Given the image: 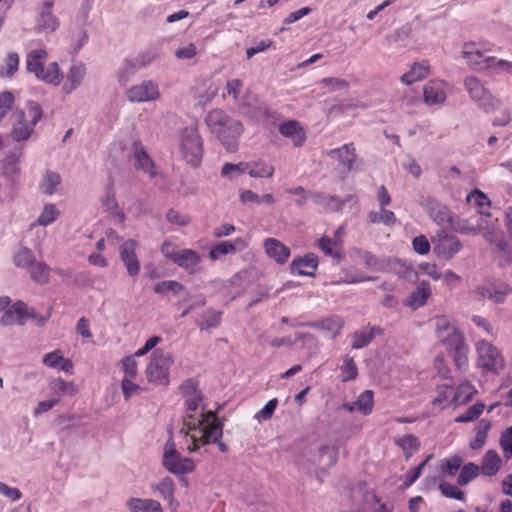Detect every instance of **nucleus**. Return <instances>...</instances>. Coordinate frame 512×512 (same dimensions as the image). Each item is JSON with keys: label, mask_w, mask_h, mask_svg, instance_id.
<instances>
[{"label": "nucleus", "mask_w": 512, "mask_h": 512, "mask_svg": "<svg viewBox=\"0 0 512 512\" xmlns=\"http://www.w3.org/2000/svg\"><path fill=\"white\" fill-rule=\"evenodd\" d=\"M209 132L213 135L230 153L237 151L239 139L244 132L241 121L228 115L222 109L210 110L204 117Z\"/></svg>", "instance_id": "obj_1"}, {"label": "nucleus", "mask_w": 512, "mask_h": 512, "mask_svg": "<svg viewBox=\"0 0 512 512\" xmlns=\"http://www.w3.org/2000/svg\"><path fill=\"white\" fill-rule=\"evenodd\" d=\"M43 110L35 101H28L23 109H16L10 116V135L16 142L27 141L41 120Z\"/></svg>", "instance_id": "obj_2"}, {"label": "nucleus", "mask_w": 512, "mask_h": 512, "mask_svg": "<svg viewBox=\"0 0 512 512\" xmlns=\"http://www.w3.org/2000/svg\"><path fill=\"white\" fill-rule=\"evenodd\" d=\"M177 150L188 165L198 167L201 164L203 142L195 125L185 127L180 131Z\"/></svg>", "instance_id": "obj_3"}, {"label": "nucleus", "mask_w": 512, "mask_h": 512, "mask_svg": "<svg viewBox=\"0 0 512 512\" xmlns=\"http://www.w3.org/2000/svg\"><path fill=\"white\" fill-rule=\"evenodd\" d=\"M477 355L476 366L483 373L499 375L505 369V359L502 352L486 339L475 342Z\"/></svg>", "instance_id": "obj_4"}, {"label": "nucleus", "mask_w": 512, "mask_h": 512, "mask_svg": "<svg viewBox=\"0 0 512 512\" xmlns=\"http://www.w3.org/2000/svg\"><path fill=\"white\" fill-rule=\"evenodd\" d=\"M213 420H218L212 412H204L202 407V396H196L186 399V417L184 426L186 430H181L184 434L185 440L188 439L191 433H197L198 430L210 424Z\"/></svg>", "instance_id": "obj_5"}, {"label": "nucleus", "mask_w": 512, "mask_h": 512, "mask_svg": "<svg viewBox=\"0 0 512 512\" xmlns=\"http://www.w3.org/2000/svg\"><path fill=\"white\" fill-rule=\"evenodd\" d=\"M223 426L219 420H213L210 424L201 428L197 433H191L190 437L186 439V446L189 452L197 451L201 446L215 443L218 449L225 453L227 446L221 441L223 435Z\"/></svg>", "instance_id": "obj_6"}, {"label": "nucleus", "mask_w": 512, "mask_h": 512, "mask_svg": "<svg viewBox=\"0 0 512 512\" xmlns=\"http://www.w3.org/2000/svg\"><path fill=\"white\" fill-rule=\"evenodd\" d=\"M173 363L174 359L170 353L162 349H155L145 368L147 380L157 385H168L169 372Z\"/></svg>", "instance_id": "obj_7"}, {"label": "nucleus", "mask_w": 512, "mask_h": 512, "mask_svg": "<svg viewBox=\"0 0 512 512\" xmlns=\"http://www.w3.org/2000/svg\"><path fill=\"white\" fill-rule=\"evenodd\" d=\"M163 466L173 474H186L195 469V464L192 459L182 457L175 449V444L168 441L164 447L163 453Z\"/></svg>", "instance_id": "obj_8"}, {"label": "nucleus", "mask_w": 512, "mask_h": 512, "mask_svg": "<svg viewBox=\"0 0 512 512\" xmlns=\"http://www.w3.org/2000/svg\"><path fill=\"white\" fill-rule=\"evenodd\" d=\"M474 294L478 300L488 299L495 304H502L512 294V287L501 281H487L478 285Z\"/></svg>", "instance_id": "obj_9"}, {"label": "nucleus", "mask_w": 512, "mask_h": 512, "mask_svg": "<svg viewBox=\"0 0 512 512\" xmlns=\"http://www.w3.org/2000/svg\"><path fill=\"white\" fill-rule=\"evenodd\" d=\"M435 335L437 340L446 348L464 338L453 319L442 315L434 319Z\"/></svg>", "instance_id": "obj_10"}, {"label": "nucleus", "mask_w": 512, "mask_h": 512, "mask_svg": "<svg viewBox=\"0 0 512 512\" xmlns=\"http://www.w3.org/2000/svg\"><path fill=\"white\" fill-rule=\"evenodd\" d=\"M126 98L131 103L157 101L161 97L159 84L153 80H143L127 89Z\"/></svg>", "instance_id": "obj_11"}, {"label": "nucleus", "mask_w": 512, "mask_h": 512, "mask_svg": "<svg viewBox=\"0 0 512 512\" xmlns=\"http://www.w3.org/2000/svg\"><path fill=\"white\" fill-rule=\"evenodd\" d=\"M464 87L472 100L479 103L486 111L494 108L498 101L485 88L481 80L475 76H467L464 79Z\"/></svg>", "instance_id": "obj_12"}, {"label": "nucleus", "mask_w": 512, "mask_h": 512, "mask_svg": "<svg viewBox=\"0 0 512 512\" xmlns=\"http://www.w3.org/2000/svg\"><path fill=\"white\" fill-rule=\"evenodd\" d=\"M432 244L434 253L445 260L451 259L461 249L459 239L445 231L438 232L432 239Z\"/></svg>", "instance_id": "obj_13"}, {"label": "nucleus", "mask_w": 512, "mask_h": 512, "mask_svg": "<svg viewBox=\"0 0 512 512\" xmlns=\"http://www.w3.org/2000/svg\"><path fill=\"white\" fill-rule=\"evenodd\" d=\"M489 49H483L477 42H465L462 46L461 56L466 61L467 65L474 70H486L485 67V52Z\"/></svg>", "instance_id": "obj_14"}, {"label": "nucleus", "mask_w": 512, "mask_h": 512, "mask_svg": "<svg viewBox=\"0 0 512 512\" xmlns=\"http://www.w3.org/2000/svg\"><path fill=\"white\" fill-rule=\"evenodd\" d=\"M137 246V241L128 239L119 249L120 259L131 277H135L140 273V262L136 255Z\"/></svg>", "instance_id": "obj_15"}, {"label": "nucleus", "mask_w": 512, "mask_h": 512, "mask_svg": "<svg viewBox=\"0 0 512 512\" xmlns=\"http://www.w3.org/2000/svg\"><path fill=\"white\" fill-rule=\"evenodd\" d=\"M421 205L429 217L437 224H449L451 222V211L437 199L427 197L422 201Z\"/></svg>", "instance_id": "obj_16"}, {"label": "nucleus", "mask_w": 512, "mask_h": 512, "mask_svg": "<svg viewBox=\"0 0 512 512\" xmlns=\"http://www.w3.org/2000/svg\"><path fill=\"white\" fill-rule=\"evenodd\" d=\"M327 156L338 162L345 171H351L357 159L356 150L353 143L331 149L326 152Z\"/></svg>", "instance_id": "obj_17"}, {"label": "nucleus", "mask_w": 512, "mask_h": 512, "mask_svg": "<svg viewBox=\"0 0 512 512\" xmlns=\"http://www.w3.org/2000/svg\"><path fill=\"white\" fill-rule=\"evenodd\" d=\"M202 261L201 255L192 249H179L173 263L189 274L199 271L198 266Z\"/></svg>", "instance_id": "obj_18"}, {"label": "nucleus", "mask_w": 512, "mask_h": 512, "mask_svg": "<svg viewBox=\"0 0 512 512\" xmlns=\"http://www.w3.org/2000/svg\"><path fill=\"white\" fill-rule=\"evenodd\" d=\"M28 319L27 306L22 301H18L13 304L0 318V324L2 326H22Z\"/></svg>", "instance_id": "obj_19"}, {"label": "nucleus", "mask_w": 512, "mask_h": 512, "mask_svg": "<svg viewBox=\"0 0 512 512\" xmlns=\"http://www.w3.org/2000/svg\"><path fill=\"white\" fill-rule=\"evenodd\" d=\"M85 76L86 66L81 62L73 63L67 72L62 91L65 94H71L83 83Z\"/></svg>", "instance_id": "obj_20"}, {"label": "nucleus", "mask_w": 512, "mask_h": 512, "mask_svg": "<svg viewBox=\"0 0 512 512\" xmlns=\"http://www.w3.org/2000/svg\"><path fill=\"white\" fill-rule=\"evenodd\" d=\"M48 59V51L45 48H34L27 52L25 57L26 70L37 77V74L45 68Z\"/></svg>", "instance_id": "obj_21"}, {"label": "nucleus", "mask_w": 512, "mask_h": 512, "mask_svg": "<svg viewBox=\"0 0 512 512\" xmlns=\"http://www.w3.org/2000/svg\"><path fill=\"white\" fill-rule=\"evenodd\" d=\"M266 255L278 264H284L290 257V249L275 238H267L264 241Z\"/></svg>", "instance_id": "obj_22"}, {"label": "nucleus", "mask_w": 512, "mask_h": 512, "mask_svg": "<svg viewBox=\"0 0 512 512\" xmlns=\"http://www.w3.org/2000/svg\"><path fill=\"white\" fill-rule=\"evenodd\" d=\"M374 406V394L371 390L363 391L354 402L343 404V409L354 412L358 411L360 414L367 416L372 413Z\"/></svg>", "instance_id": "obj_23"}, {"label": "nucleus", "mask_w": 512, "mask_h": 512, "mask_svg": "<svg viewBox=\"0 0 512 512\" xmlns=\"http://www.w3.org/2000/svg\"><path fill=\"white\" fill-rule=\"evenodd\" d=\"M317 267L318 257L313 253L294 259L290 265L291 272L300 276H313Z\"/></svg>", "instance_id": "obj_24"}, {"label": "nucleus", "mask_w": 512, "mask_h": 512, "mask_svg": "<svg viewBox=\"0 0 512 512\" xmlns=\"http://www.w3.org/2000/svg\"><path fill=\"white\" fill-rule=\"evenodd\" d=\"M447 350L452 357L456 368L461 372H465L469 366V346L465 342V339L463 338L459 342L449 346Z\"/></svg>", "instance_id": "obj_25"}, {"label": "nucleus", "mask_w": 512, "mask_h": 512, "mask_svg": "<svg viewBox=\"0 0 512 512\" xmlns=\"http://www.w3.org/2000/svg\"><path fill=\"white\" fill-rule=\"evenodd\" d=\"M129 512H163L161 504L154 499L130 497L126 501Z\"/></svg>", "instance_id": "obj_26"}, {"label": "nucleus", "mask_w": 512, "mask_h": 512, "mask_svg": "<svg viewBox=\"0 0 512 512\" xmlns=\"http://www.w3.org/2000/svg\"><path fill=\"white\" fill-rule=\"evenodd\" d=\"M36 79L52 87H58L64 79L59 64L56 61L50 62L45 68L37 74Z\"/></svg>", "instance_id": "obj_27"}, {"label": "nucleus", "mask_w": 512, "mask_h": 512, "mask_svg": "<svg viewBox=\"0 0 512 512\" xmlns=\"http://www.w3.org/2000/svg\"><path fill=\"white\" fill-rule=\"evenodd\" d=\"M338 451L334 447L322 446L315 455L314 462L317 464L320 472L326 474L327 470L337 462Z\"/></svg>", "instance_id": "obj_28"}, {"label": "nucleus", "mask_w": 512, "mask_h": 512, "mask_svg": "<svg viewBox=\"0 0 512 512\" xmlns=\"http://www.w3.org/2000/svg\"><path fill=\"white\" fill-rule=\"evenodd\" d=\"M52 1L44 3V11L39 15L37 20V29L45 33H52L59 27L58 19L52 14Z\"/></svg>", "instance_id": "obj_29"}, {"label": "nucleus", "mask_w": 512, "mask_h": 512, "mask_svg": "<svg viewBox=\"0 0 512 512\" xmlns=\"http://www.w3.org/2000/svg\"><path fill=\"white\" fill-rule=\"evenodd\" d=\"M430 72V65L428 61L415 62L411 69L401 76V82L407 86L425 79Z\"/></svg>", "instance_id": "obj_30"}, {"label": "nucleus", "mask_w": 512, "mask_h": 512, "mask_svg": "<svg viewBox=\"0 0 512 512\" xmlns=\"http://www.w3.org/2000/svg\"><path fill=\"white\" fill-rule=\"evenodd\" d=\"M62 178L59 173L46 170L43 173L41 182L39 183V190L46 196H52L56 194L61 186Z\"/></svg>", "instance_id": "obj_31"}, {"label": "nucleus", "mask_w": 512, "mask_h": 512, "mask_svg": "<svg viewBox=\"0 0 512 512\" xmlns=\"http://www.w3.org/2000/svg\"><path fill=\"white\" fill-rule=\"evenodd\" d=\"M279 132L282 136L291 138L295 146H301L306 139L305 132L297 121L283 122L279 127Z\"/></svg>", "instance_id": "obj_32"}, {"label": "nucleus", "mask_w": 512, "mask_h": 512, "mask_svg": "<svg viewBox=\"0 0 512 512\" xmlns=\"http://www.w3.org/2000/svg\"><path fill=\"white\" fill-rule=\"evenodd\" d=\"M430 295L431 286L429 282L422 281L418 284L416 290L406 299V305L412 309H417L427 302Z\"/></svg>", "instance_id": "obj_33"}, {"label": "nucleus", "mask_w": 512, "mask_h": 512, "mask_svg": "<svg viewBox=\"0 0 512 512\" xmlns=\"http://www.w3.org/2000/svg\"><path fill=\"white\" fill-rule=\"evenodd\" d=\"M151 488L153 492L166 500L170 507H177L178 504L174 499L176 486L170 477H164L159 483L153 485Z\"/></svg>", "instance_id": "obj_34"}, {"label": "nucleus", "mask_w": 512, "mask_h": 512, "mask_svg": "<svg viewBox=\"0 0 512 512\" xmlns=\"http://www.w3.org/2000/svg\"><path fill=\"white\" fill-rule=\"evenodd\" d=\"M477 225L480 228V232H483V236L486 241L493 243L494 234L500 231L498 218L493 217L488 211H486L485 214H480V219Z\"/></svg>", "instance_id": "obj_35"}, {"label": "nucleus", "mask_w": 512, "mask_h": 512, "mask_svg": "<svg viewBox=\"0 0 512 512\" xmlns=\"http://www.w3.org/2000/svg\"><path fill=\"white\" fill-rule=\"evenodd\" d=\"M311 326L319 328L329 338H336L344 326V321L339 316H331Z\"/></svg>", "instance_id": "obj_36"}, {"label": "nucleus", "mask_w": 512, "mask_h": 512, "mask_svg": "<svg viewBox=\"0 0 512 512\" xmlns=\"http://www.w3.org/2000/svg\"><path fill=\"white\" fill-rule=\"evenodd\" d=\"M59 216L60 211L55 204H45L36 221L30 225V229H33L36 226H49L54 223Z\"/></svg>", "instance_id": "obj_37"}, {"label": "nucleus", "mask_w": 512, "mask_h": 512, "mask_svg": "<svg viewBox=\"0 0 512 512\" xmlns=\"http://www.w3.org/2000/svg\"><path fill=\"white\" fill-rule=\"evenodd\" d=\"M424 102L427 105H441L446 100V94L436 83H428L423 88Z\"/></svg>", "instance_id": "obj_38"}, {"label": "nucleus", "mask_w": 512, "mask_h": 512, "mask_svg": "<svg viewBox=\"0 0 512 512\" xmlns=\"http://www.w3.org/2000/svg\"><path fill=\"white\" fill-rule=\"evenodd\" d=\"M247 174L253 178H270L274 174V167L263 160L247 163Z\"/></svg>", "instance_id": "obj_39"}, {"label": "nucleus", "mask_w": 512, "mask_h": 512, "mask_svg": "<svg viewBox=\"0 0 512 512\" xmlns=\"http://www.w3.org/2000/svg\"><path fill=\"white\" fill-rule=\"evenodd\" d=\"M35 261L32 250L26 246H18L13 254V263L18 268L27 270Z\"/></svg>", "instance_id": "obj_40"}, {"label": "nucleus", "mask_w": 512, "mask_h": 512, "mask_svg": "<svg viewBox=\"0 0 512 512\" xmlns=\"http://www.w3.org/2000/svg\"><path fill=\"white\" fill-rule=\"evenodd\" d=\"M477 393L476 388L469 382L461 383L452 397L453 404L460 406L468 403L472 400L474 395Z\"/></svg>", "instance_id": "obj_41"}, {"label": "nucleus", "mask_w": 512, "mask_h": 512, "mask_svg": "<svg viewBox=\"0 0 512 512\" xmlns=\"http://www.w3.org/2000/svg\"><path fill=\"white\" fill-rule=\"evenodd\" d=\"M134 158L136 162V169L142 170L144 173H147L151 178H153L156 175V171L154 170V163L143 148H136L134 152Z\"/></svg>", "instance_id": "obj_42"}, {"label": "nucleus", "mask_w": 512, "mask_h": 512, "mask_svg": "<svg viewBox=\"0 0 512 512\" xmlns=\"http://www.w3.org/2000/svg\"><path fill=\"white\" fill-rule=\"evenodd\" d=\"M349 257L354 262L363 263L369 269H373V270L379 269V263H378L376 257L369 251H365L360 248L354 247V248L350 249Z\"/></svg>", "instance_id": "obj_43"}, {"label": "nucleus", "mask_w": 512, "mask_h": 512, "mask_svg": "<svg viewBox=\"0 0 512 512\" xmlns=\"http://www.w3.org/2000/svg\"><path fill=\"white\" fill-rule=\"evenodd\" d=\"M452 385L451 384H441L436 387V396L432 400V405L438 407L439 409H444L448 407L450 404H453L452 401Z\"/></svg>", "instance_id": "obj_44"}, {"label": "nucleus", "mask_w": 512, "mask_h": 512, "mask_svg": "<svg viewBox=\"0 0 512 512\" xmlns=\"http://www.w3.org/2000/svg\"><path fill=\"white\" fill-rule=\"evenodd\" d=\"M500 467L501 459L499 455L495 451L489 450L483 457L481 464L482 473L486 476H493L500 470Z\"/></svg>", "instance_id": "obj_45"}, {"label": "nucleus", "mask_w": 512, "mask_h": 512, "mask_svg": "<svg viewBox=\"0 0 512 512\" xmlns=\"http://www.w3.org/2000/svg\"><path fill=\"white\" fill-rule=\"evenodd\" d=\"M27 271L34 282L41 285L48 283L50 268L44 262L36 260L34 264L27 269Z\"/></svg>", "instance_id": "obj_46"}, {"label": "nucleus", "mask_w": 512, "mask_h": 512, "mask_svg": "<svg viewBox=\"0 0 512 512\" xmlns=\"http://www.w3.org/2000/svg\"><path fill=\"white\" fill-rule=\"evenodd\" d=\"M378 332V328H363L354 332L352 335V348L362 349L366 347L373 340L375 333Z\"/></svg>", "instance_id": "obj_47"}, {"label": "nucleus", "mask_w": 512, "mask_h": 512, "mask_svg": "<svg viewBox=\"0 0 512 512\" xmlns=\"http://www.w3.org/2000/svg\"><path fill=\"white\" fill-rule=\"evenodd\" d=\"M466 200L470 205L478 209L479 214H485L491 206L490 199L479 189H475L468 194Z\"/></svg>", "instance_id": "obj_48"}, {"label": "nucleus", "mask_w": 512, "mask_h": 512, "mask_svg": "<svg viewBox=\"0 0 512 512\" xmlns=\"http://www.w3.org/2000/svg\"><path fill=\"white\" fill-rule=\"evenodd\" d=\"M395 444L403 450L406 459L410 458L420 447L418 438L412 434L397 437Z\"/></svg>", "instance_id": "obj_49"}, {"label": "nucleus", "mask_w": 512, "mask_h": 512, "mask_svg": "<svg viewBox=\"0 0 512 512\" xmlns=\"http://www.w3.org/2000/svg\"><path fill=\"white\" fill-rule=\"evenodd\" d=\"M236 246L230 241H221L212 246L209 251V259L211 261L222 260L225 256L236 253Z\"/></svg>", "instance_id": "obj_50"}, {"label": "nucleus", "mask_w": 512, "mask_h": 512, "mask_svg": "<svg viewBox=\"0 0 512 512\" xmlns=\"http://www.w3.org/2000/svg\"><path fill=\"white\" fill-rule=\"evenodd\" d=\"M491 428V424L488 420H481L475 427V437L470 441V448L478 450L482 448L487 439V434Z\"/></svg>", "instance_id": "obj_51"}, {"label": "nucleus", "mask_w": 512, "mask_h": 512, "mask_svg": "<svg viewBox=\"0 0 512 512\" xmlns=\"http://www.w3.org/2000/svg\"><path fill=\"white\" fill-rule=\"evenodd\" d=\"M367 220L371 224L382 223L386 226H391L396 222V216L392 211L380 208V211H370L367 214Z\"/></svg>", "instance_id": "obj_52"}, {"label": "nucleus", "mask_w": 512, "mask_h": 512, "mask_svg": "<svg viewBox=\"0 0 512 512\" xmlns=\"http://www.w3.org/2000/svg\"><path fill=\"white\" fill-rule=\"evenodd\" d=\"M136 352L124 357L120 362L119 366L124 374V378L135 379L138 375V362Z\"/></svg>", "instance_id": "obj_53"}, {"label": "nucleus", "mask_w": 512, "mask_h": 512, "mask_svg": "<svg viewBox=\"0 0 512 512\" xmlns=\"http://www.w3.org/2000/svg\"><path fill=\"white\" fill-rule=\"evenodd\" d=\"M341 381L348 382L355 380L358 376V369L356 363L352 357L345 355L343 358V364L340 367Z\"/></svg>", "instance_id": "obj_54"}, {"label": "nucleus", "mask_w": 512, "mask_h": 512, "mask_svg": "<svg viewBox=\"0 0 512 512\" xmlns=\"http://www.w3.org/2000/svg\"><path fill=\"white\" fill-rule=\"evenodd\" d=\"M101 205L106 211L116 214L121 222L124 220V214L119 211L115 193L111 188L107 189L104 197L101 199Z\"/></svg>", "instance_id": "obj_55"}, {"label": "nucleus", "mask_w": 512, "mask_h": 512, "mask_svg": "<svg viewBox=\"0 0 512 512\" xmlns=\"http://www.w3.org/2000/svg\"><path fill=\"white\" fill-rule=\"evenodd\" d=\"M313 200L317 205L326 207L331 210H339L344 205V201L338 197L321 193L314 195Z\"/></svg>", "instance_id": "obj_56"}, {"label": "nucleus", "mask_w": 512, "mask_h": 512, "mask_svg": "<svg viewBox=\"0 0 512 512\" xmlns=\"http://www.w3.org/2000/svg\"><path fill=\"white\" fill-rule=\"evenodd\" d=\"M143 65H145V63H140L138 59H126L123 63L122 68L118 72L119 82L122 84H126L129 77L133 75L136 72V70Z\"/></svg>", "instance_id": "obj_57"}, {"label": "nucleus", "mask_w": 512, "mask_h": 512, "mask_svg": "<svg viewBox=\"0 0 512 512\" xmlns=\"http://www.w3.org/2000/svg\"><path fill=\"white\" fill-rule=\"evenodd\" d=\"M51 389L56 394H66L73 396L78 392V388L74 382H66L61 378H57L51 382Z\"/></svg>", "instance_id": "obj_58"}, {"label": "nucleus", "mask_w": 512, "mask_h": 512, "mask_svg": "<svg viewBox=\"0 0 512 512\" xmlns=\"http://www.w3.org/2000/svg\"><path fill=\"white\" fill-rule=\"evenodd\" d=\"M479 474V467L474 463L464 465L458 475V485L464 486L476 478Z\"/></svg>", "instance_id": "obj_59"}, {"label": "nucleus", "mask_w": 512, "mask_h": 512, "mask_svg": "<svg viewBox=\"0 0 512 512\" xmlns=\"http://www.w3.org/2000/svg\"><path fill=\"white\" fill-rule=\"evenodd\" d=\"M485 405L483 403H476L469 407L463 414L455 418L457 423H467L477 419L483 412Z\"/></svg>", "instance_id": "obj_60"}, {"label": "nucleus", "mask_w": 512, "mask_h": 512, "mask_svg": "<svg viewBox=\"0 0 512 512\" xmlns=\"http://www.w3.org/2000/svg\"><path fill=\"white\" fill-rule=\"evenodd\" d=\"M486 70H501L503 72L512 73V62L504 59H499L494 56L485 58Z\"/></svg>", "instance_id": "obj_61"}, {"label": "nucleus", "mask_w": 512, "mask_h": 512, "mask_svg": "<svg viewBox=\"0 0 512 512\" xmlns=\"http://www.w3.org/2000/svg\"><path fill=\"white\" fill-rule=\"evenodd\" d=\"M462 465V459L459 456H453L446 459L441 466V473L443 477L454 476Z\"/></svg>", "instance_id": "obj_62"}, {"label": "nucleus", "mask_w": 512, "mask_h": 512, "mask_svg": "<svg viewBox=\"0 0 512 512\" xmlns=\"http://www.w3.org/2000/svg\"><path fill=\"white\" fill-rule=\"evenodd\" d=\"M198 54V47L195 43H184L175 50V57L178 60H191Z\"/></svg>", "instance_id": "obj_63"}, {"label": "nucleus", "mask_w": 512, "mask_h": 512, "mask_svg": "<svg viewBox=\"0 0 512 512\" xmlns=\"http://www.w3.org/2000/svg\"><path fill=\"white\" fill-rule=\"evenodd\" d=\"M500 446L503 450L504 457L510 459L512 457V426L502 432Z\"/></svg>", "instance_id": "obj_64"}]
</instances>
